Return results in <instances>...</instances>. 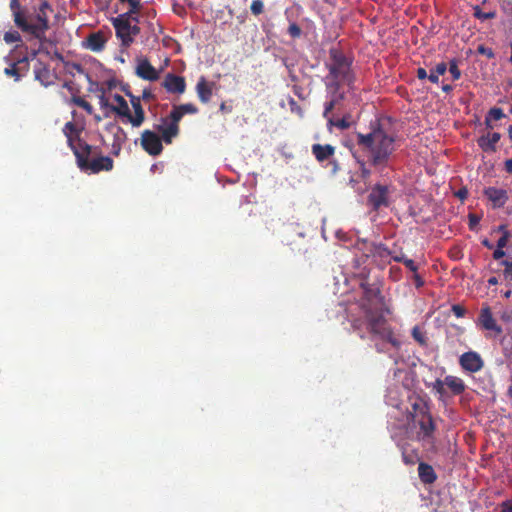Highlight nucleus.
<instances>
[{
	"instance_id": "37998d69",
	"label": "nucleus",
	"mask_w": 512,
	"mask_h": 512,
	"mask_svg": "<svg viewBox=\"0 0 512 512\" xmlns=\"http://www.w3.org/2000/svg\"><path fill=\"white\" fill-rule=\"evenodd\" d=\"M250 10L253 15L258 16L264 11V4L262 0H253L250 5Z\"/></svg>"
},
{
	"instance_id": "a18cd8bd",
	"label": "nucleus",
	"mask_w": 512,
	"mask_h": 512,
	"mask_svg": "<svg viewBox=\"0 0 512 512\" xmlns=\"http://www.w3.org/2000/svg\"><path fill=\"white\" fill-rule=\"evenodd\" d=\"M179 110L182 111V114L183 116L185 114H197L198 113V108L192 104V103H186V104H181V105H177Z\"/></svg>"
},
{
	"instance_id": "473e14b6",
	"label": "nucleus",
	"mask_w": 512,
	"mask_h": 512,
	"mask_svg": "<svg viewBox=\"0 0 512 512\" xmlns=\"http://www.w3.org/2000/svg\"><path fill=\"white\" fill-rule=\"evenodd\" d=\"M447 71V64L440 62L436 65L435 69H432L429 74V81L437 84L439 82V75H444Z\"/></svg>"
},
{
	"instance_id": "8fccbe9b",
	"label": "nucleus",
	"mask_w": 512,
	"mask_h": 512,
	"mask_svg": "<svg viewBox=\"0 0 512 512\" xmlns=\"http://www.w3.org/2000/svg\"><path fill=\"white\" fill-rule=\"evenodd\" d=\"M468 220H469V222H468L469 229L473 231V230H476L481 218H480V216H478L476 214L470 213L468 215Z\"/></svg>"
},
{
	"instance_id": "4c0bfd02",
	"label": "nucleus",
	"mask_w": 512,
	"mask_h": 512,
	"mask_svg": "<svg viewBox=\"0 0 512 512\" xmlns=\"http://www.w3.org/2000/svg\"><path fill=\"white\" fill-rule=\"evenodd\" d=\"M473 15L475 18H477L481 21H485L488 19L495 18L496 12L495 11L483 12L479 6H475Z\"/></svg>"
},
{
	"instance_id": "a878e982",
	"label": "nucleus",
	"mask_w": 512,
	"mask_h": 512,
	"mask_svg": "<svg viewBox=\"0 0 512 512\" xmlns=\"http://www.w3.org/2000/svg\"><path fill=\"white\" fill-rule=\"evenodd\" d=\"M311 151L318 162H324L335 154V147L316 143L312 145Z\"/></svg>"
},
{
	"instance_id": "c85d7f7f",
	"label": "nucleus",
	"mask_w": 512,
	"mask_h": 512,
	"mask_svg": "<svg viewBox=\"0 0 512 512\" xmlns=\"http://www.w3.org/2000/svg\"><path fill=\"white\" fill-rule=\"evenodd\" d=\"M418 475L424 484H432L436 481L437 475L433 467L427 463L421 462L418 466Z\"/></svg>"
},
{
	"instance_id": "7c9ffc66",
	"label": "nucleus",
	"mask_w": 512,
	"mask_h": 512,
	"mask_svg": "<svg viewBox=\"0 0 512 512\" xmlns=\"http://www.w3.org/2000/svg\"><path fill=\"white\" fill-rule=\"evenodd\" d=\"M126 140H127V134H126L125 130L120 126H116V131L114 132V142H113V148L115 150L116 155L119 153L122 144L125 143Z\"/></svg>"
},
{
	"instance_id": "72a5a7b5",
	"label": "nucleus",
	"mask_w": 512,
	"mask_h": 512,
	"mask_svg": "<svg viewBox=\"0 0 512 512\" xmlns=\"http://www.w3.org/2000/svg\"><path fill=\"white\" fill-rule=\"evenodd\" d=\"M182 118H183L182 111L179 110L177 105H174L169 116H167L165 118H161V122H164V123L170 122L172 124L179 125V122L181 121Z\"/></svg>"
},
{
	"instance_id": "6e6552de",
	"label": "nucleus",
	"mask_w": 512,
	"mask_h": 512,
	"mask_svg": "<svg viewBox=\"0 0 512 512\" xmlns=\"http://www.w3.org/2000/svg\"><path fill=\"white\" fill-rule=\"evenodd\" d=\"M329 100L324 104L323 117L328 118L334 109H340L342 101L345 99V92L342 87L336 83L325 85Z\"/></svg>"
},
{
	"instance_id": "cd10ccee",
	"label": "nucleus",
	"mask_w": 512,
	"mask_h": 512,
	"mask_svg": "<svg viewBox=\"0 0 512 512\" xmlns=\"http://www.w3.org/2000/svg\"><path fill=\"white\" fill-rule=\"evenodd\" d=\"M368 329L373 334L383 335L388 329L386 327V322L382 316H376L373 314H369L367 316Z\"/></svg>"
},
{
	"instance_id": "ea45409f",
	"label": "nucleus",
	"mask_w": 512,
	"mask_h": 512,
	"mask_svg": "<svg viewBox=\"0 0 512 512\" xmlns=\"http://www.w3.org/2000/svg\"><path fill=\"white\" fill-rule=\"evenodd\" d=\"M10 9L13 15V21L15 22V15L19 14L21 17L24 16V13L28 10L27 7H22L19 0H11L10 1Z\"/></svg>"
},
{
	"instance_id": "4be33fe9",
	"label": "nucleus",
	"mask_w": 512,
	"mask_h": 512,
	"mask_svg": "<svg viewBox=\"0 0 512 512\" xmlns=\"http://www.w3.org/2000/svg\"><path fill=\"white\" fill-rule=\"evenodd\" d=\"M34 75H35V79L37 81H39L41 83V85H43L44 87H49L54 83L53 76L51 74V71H50L48 65H46L43 62L39 61L35 65Z\"/></svg>"
},
{
	"instance_id": "bb28decb",
	"label": "nucleus",
	"mask_w": 512,
	"mask_h": 512,
	"mask_svg": "<svg viewBox=\"0 0 512 512\" xmlns=\"http://www.w3.org/2000/svg\"><path fill=\"white\" fill-rule=\"evenodd\" d=\"M413 340L419 345L420 348L426 349L429 345V337L425 324H417L411 330Z\"/></svg>"
},
{
	"instance_id": "f257e3e1",
	"label": "nucleus",
	"mask_w": 512,
	"mask_h": 512,
	"mask_svg": "<svg viewBox=\"0 0 512 512\" xmlns=\"http://www.w3.org/2000/svg\"><path fill=\"white\" fill-rule=\"evenodd\" d=\"M357 144L368 153L369 162L375 168L388 167L395 148L394 135L387 132L379 121L371 124L367 134L357 133Z\"/></svg>"
},
{
	"instance_id": "0eeeda50",
	"label": "nucleus",
	"mask_w": 512,
	"mask_h": 512,
	"mask_svg": "<svg viewBox=\"0 0 512 512\" xmlns=\"http://www.w3.org/2000/svg\"><path fill=\"white\" fill-rule=\"evenodd\" d=\"M390 193V186L376 184L371 188L367 202L373 208V210L378 211L380 208L388 207L390 205Z\"/></svg>"
},
{
	"instance_id": "f3484780",
	"label": "nucleus",
	"mask_w": 512,
	"mask_h": 512,
	"mask_svg": "<svg viewBox=\"0 0 512 512\" xmlns=\"http://www.w3.org/2000/svg\"><path fill=\"white\" fill-rule=\"evenodd\" d=\"M214 87L215 83L207 81L204 76H201L198 79L195 90L201 103L207 104L208 102H210L213 95Z\"/></svg>"
},
{
	"instance_id": "b1692460",
	"label": "nucleus",
	"mask_w": 512,
	"mask_h": 512,
	"mask_svg": "<svg viewBox=\"0 0 512 512\" xmlns=\"http://www.w3.org/2000/svg\"><path fill=\"white\" fill-rule=\"evenodd\" d=\"M501 135L498 132L488 133L478 138L477 144L484 151L492 153L496 151V144L500 140Z\"/></svg>"
},
{
	"instance_id": "de8ad7c7",
	"label": "nucleus",
	"mask_w": 512,
	"mask_h": 512,
	"mask_svg": "<svg viewBox=\"0 0 512 512\" xmlns=\"http://www.w3.org/2000/svg\"><path fill=\"white\" fill-rule=\"evenodd\" d=\"M501 265L505 266L504 269V278L506 280L511 281L512 280V261L503 260L501 261Z\"/></svg>"
},
{
	"instance_id": "f03ea898",
	"label": "nucleus",
	"mask_w": 512,
	"mask_h": 512,
	"mask_svg": "<svg viewBox=\"0 0 512 512\" xmlns=\"http://www.w3.org/2000/svg\"><path fill=\"white\" fill-rule=\"evenodd\" d=\"M52 12L51 5L47 1H42L38 7L28 9L23 17L15 15V26L42 44L47 42L46 32L50 29L49 13Z\"/></svg>"
},
{
	"instance_id": "f704fd0d",
	"label": "nucleus",
	"mask_w": 512,
	"mask_h": 512,
	"mask_svg": "<svg viewBox=\"0 0 512 512\" xmlns=\"http://www.w3.org/2000/svg\"><path fill=\"white\" fill-rule=\"evenodd\" d=\"M361 288L363 290L365 298L368 300L376 298L377 295L379 294V289L367 282H362Z\"/></svg>"
},
{
	"instance_id": "bf43d9fd",
	"label": "nucleus",
	"mask_w": 512,
	"mask_h": 512,
	"mask_svg": "<svg viewBox=\"0 0 512 512\" xmlns=\"http://www.w3.org/2000/svg\"><path fill=\"white\" fill-rule=\"evenodd\" d=\"M505 256V251L503 250V248H498L493 252V258L495 260H500L501 258H503Z\"/></svg>"
},
{
	"instance_id": "5fc2aeb1",
	"label": "nucleus",
	"mask_w": 512,
	"mask_h": 512,
	"mask_svg": "<svg viewBox=\"0 0 512 512\" xmlns=\"http://www.w3.org/2000/svg\"><path fill=\"white\" fill-rule=\"evenodd\" d=\"M133 15H135V13L131 12V10H129V11L123 13V14L118 15L115 18H112V20H121V21H124V22H130L131 23V19H132Z\"/></svg>"
},
{
	"instance_id": "a211bd4d",
	"label": "nucleus",
	"mask_w": 512,
	"mask_h": 512,
	"mask_svg": "<svg viewBox=\"0 0 512 512\" xmlns=\"http://www.w3.org/2000/svg\"><path fill=\"white\" fill-rule=\"evenodd\" d=\"M155 130L161 134V141H164L166 144H171L173 139L180 133L179 125L170 122H161V124L155 125Z\"/></svg>"
},
{
	"instance_id": "423d86ee",
	"label": "nucleus",
	"mask_w": 512,
	"mask_h": 512,
	"mask_svg": "<svg viewBox=\"0 0 512 512\" xmlns=\"http://www.w3.org/2000/svg\"><path fill=\"white\" fill-rule=\"evenodd\" d=\"M432 391L438 395V399L446 401L452 396H457L465 391L464 381L456 376L448 375L444 379L437 378L431 385Z\"/></svg>"
},
{
	"instance_id": "c756f323",
	"label": "nucleus",
	"mask_w": 512,
	"mask_h": 512,
	"mask_svg": "<svg viewBox=\"0 0 512 512\" xmlns=\"http://www.w3.org/2000/svg\"><path fill=\"white\" fill-rule=\"evenodd\" d=\"M327 120V125L329 127H336L340 130H347L351 127L352 121H351V115L346 114L340 119H335L333 116H328V118H325Z\"/></svg>"
},
{
	"instance_id": "aec40b11",
	"label": "nucleus",
	"mask_w": 512,
	"mask_h": 512,
	"mask_svg": "<svg viewBox=\"0 0 512 512\" xmlns=\"http://www.w3.org/2000/svg\"><path fill=\"white\" fill-rule=\"evenodd\" d=\"M484 195L492 202L495 208L503 207L508 200L507 191L496 187L485 188Z\"/></svg>"
},
{
	"instance_id": "e2e57ef3",
	"label": "nucleus",
	"mask_w": 512,
	"mask_h": 512,
	"mask_svg": "<svg viewBox=\"0 0 512 512\" xmlns=\"http://www.w3.org/2000/svg\"><path fill=\"white\" fill-rule=\"evenodd\" d=\"M459 199L464 200L468 196V191L466 188L459 189L455 194Z\"/></svg>"
},
{
	"instance_id": "09e8293b",
	"label": "nucleus",
	"mask_w": 512,
	"mask_h": 512,
	"mask_svg": "<svg viewBox=\"0 0 512 512\" xmlns=\"http://www.w3.org/2000/svg\"><path fill=\"white\" fill-rule=\"evenodd\" d=\"M288 34L292 38H299L302 34V30L296 23H291L288 27Z\"/></svg>"
},
{
	"instance_id": "c9c22d12",
	"label": "nucleus",
	"mask_w": 512,
	"mask_h": 512,
	"mask_svg": "<svg viewBox=\"0 0 512 512\" xmlns=\"http://www.w3.org/2000/svg\"><path fill=\"white\" fill-rule=\"evenodd\" d=\"M71 102L73 104H75L76 106L84 109L88 114H92V112H93L92 105L88 101L83 99L82 97L73 95L71 98Z\"/></svg>"
},
{
	"instance_id": "0e129e2a",
	"label": "nucleus",
	"mask_w": 512,
	"mask_h": 512,
	"mask_svg": "<svg viewBox=\"0 0 512 512\" xmlns=\"http://www.w3.org/2000/svg\"><path fill=\"white\" fill-rule=\"evenodd\" d=\"M140 33V27L138 25H132L130 23V34L131 37L134 39V36H137Z\"/></svg>"
},
{
	"instance_id": "9b49d317",
	"label": "nucleus",
	"mask_w": 512,
	"mask_h": 512,
	"mask_svg": "<svg viewBox=\"0 0 512 512\" xmlns=\"http://www.w3.org/2000/svg\"><path fill=\"white\" fill-rule=\"evenodd\" d=\"M116 105H109L108 100L105 96L100 97V105L102 108L109 107L114 113L118 116L125 118L127 120L130 117V109L127 101L120 94H115L113 96Z\"/></svg>"
},
{
	"instance_id": "2eb2a0df",
	"label": "nucleus",
	"mask_w": 512,
	"mask_h": 512,
	"mask_svg": "<svg viewBox=\"0 0 512 512\" xmlns=\"http://www.w3.org/2000/svg\"><path fill=\"white\" fill-rule=\"evenodd\" d=\"M112 25L115 28L116 36L120 39L123 47H129L134 39L130 34V22H124L121 20H111Z\"/></svg>"
},
{
	"instance_id": "412c9836",
	"label": "nucleus",
	"mask_w": 512,
	"mask_h": 512,
	"mask_svg": "<svg viewBox=\"0 0 512 512\" xmlns=\"http://www.w3.org/2000/svg\"><path fill=\"white\" fill-rule=\"evenodd\" d=\"M369 255L378 258L385 262H390V260H393V250H391L389 247H387L384 243H376L372 242L368 248Z\"/></svg>"
},
{
	"instance_id": "052dcab7",
	"label": "nucleus",
	"mask_w": 512,
	"mask_h": 512,
	"mask_svg": "<svg viewBox=\"0 0 512 512\" xmlns=\"http://www.w3.org/2000/svg\"><path fill=\"white\" fill-rule=\"evenodd\" d=\"M502 512H512V500L504 501L501 505Z\"/></svg>"
},
{
	"instance_id": "13d9d810",
	"label": "nucleus",
	"mask_w": 512,
	"mask_h": 512,
	"mask_svg": "<svg viewBox=\"0 0 512 512\" xmlns=\"http://www.w3.org/2000/svg\"><path fill=\"white\" fill-rule=\"evenodd\" d=\"M416 75H417V78L420 80H424L429 77V75L427 74V71L422 67H419L417 69Z\"/></svg>"
},
{
	"instance_id": "864d4df0",
	"label": "nucleus",
	"mask_w": 512,
	"mask_h": 512,
	"mask_svg": "<svg viewBox=\"0 0 512 512\" xmlns=\"http://www.w3.org/2000/svg\"><path fill=\"white\" fill-rule=\"evenodd\" d=\"M509 237H510L509 231H505V233H503L502 236L498 239L497 247L498 248H505L507 246Z\"/></svg>"
},
{
	"instance_id": "6e6d98bb",
	"label": "nucleus",
	"mask_w": 512,
	"mask_h": 512,
	"mask_svg": "<svg viewBox=\"0 0 512 512\" xmlns=\"http://www.w3.org/2000/svg\"><path fill=\"white\" fill-rule=\"evenodd\" d=\"M452 312L454 313V315L457 317V318H461L465 315L466 313V310L463 306L459 305V304H454L452 306Z\"/></svg>"
},
{
	"instance_id": "7ed1b4c3",
	"label": "nucleus",
	"mask_w": 512,
	"mask_h": 512,
	"mask_svg": "<svg viewBox=\"0 0 512 512\" xmlns=\"http://www.w3.org/2000/svg\"><path fill=\"white\" fill-rule=\"evenodd\" d=\"M329 73L325 77V85L336 83L339 86H347L354 90L355 74L352 70V59L347 57L342 50L331 48L329 60L325 63Z\"/></svg>"
},
{
	"instance_id": "1a4fd4ad",
	"label": "nucleus",
	"mask_w": 512,
	"mask_h": 512,
	"mask_svg": "<svg viewBox=\"0 0 512 512\" xmlns=\"http://www.w3.org/2000/svg\"><path fill=\"white\" fill-rule=\"evenodd\" d=\"M141 146L151 156H158L163 151L160 136L151 130H144L141 134Z\"/></svg>"
},
{
	"instance_id": "9d476101",
	"label": "nucleus",
	"mask_w": 512,
	"mask_h": 512,
	"mask_svg": "<svg viewBox=\"0 0 512 512\" xmlns=\"http://www.w3.org/2000/svg\"><path fill=\"white\" fill-rule=\"evenodd\" d=\"M126 95L130 98V102L134 110V115L130 113V117L127 118V122L133 127H140L145 121V112L141 105V98L134 96L129 91H126Z\"/></svg>"
},
{
	"instance_id": "f8f14e48",
	"label": "nucleus",
	"mask_w": 512,
	"mask_h": 512,
	"mask_svg": "<svg viewBox=\"0 0 512 512\" xmlns=\"http://www.w3.org/2000/svg\"><path fill=\"white\" fill-rule=\"evenodd\" d=\"M162 86L169 93L183 94L186 90L185 78L173 73H168L162 82Z\"/></svg>"
},
{
	"instance_id": "69168bd1",
	"label": "nucleus",
	"mask_w": 512,
	"mask_h": 512,
	"mask_svg": "<svg viewBox=\"0 0 512 512\" xmlns=\"http://www.w3.org/2000/svg\"><path fill=\"white\" fill-rule=\"evenodd\" d=\"M505 170L507 173L512 174V158L505 161Z\"/></svg>"
},
{
	"instance_id": "dca6fc26",
	"label": "nucleus",
	"mask_w": 512,
	"mask_h": 512,
	"mask_svg": "<svg viewBox=\"0 0 512 512\" xmlns=\"http://www.w3.org/2000/svg\"><path fill=\"white\" fill-rule=\"evenodd\" d=\"M107 42L105 33L97 31L89 34L83 43L84 47L92 52H101L104 50Z\"/></svg>"
},
{
	"instance_id": "49530a36",
	"label": "nucleus",
	"mask_w": 512,
	"mask_h": 512,
	"mask_svg": "<svg viewBox=\"0 0 512 512\" xmlns=\"http://www.w3.org/2000/svg\"><path fill=\"white\" fill-rule=\"evenodd\" d=\"M491 120H500L504 117L503 110L501 108H491L487 115Z\"/></svg>"
},
{
	"instance_id": "4d7b16f0",
	"label": "nucleus",
	"mask_w": 512,
	"mask_h": 512,
	"mask_svg": "<svg viewBox=\"0 0 512 512\" xmlns=\"http://www.w3.org/2000/svg\"><path fill=\"white\" fill-rule=\"evenodd\" d=\"M413 280L416 288H421L425 284L423 278L417 272L413 274Z\"/></svg>"
},
{
	"instance_id": "79ce46f5",
	"label": "nucleus",
	"mask_w": 512,
	"mask_h": 512,
	"mask_svg": "<svg viewBox=\"0 0 512 512\" xmlns=\"http://www.w3.org/2000/svg\"><path fill=\"white\" fill-rule=\"evenodd\" d=\"M448 69L450 74L452 75L453 80H459L461 78V71L458 67V60H450Z\"/></svg>"
},
{
	"instance_id": "6ab92c4d",
	"label": "nucleus",
	"mask_w": 512,
	"mask_h": 512,
	"mask_svg": "<svg viewBox=\"0 0 512 512\" xmlns=\"http://www.w3.org/2000/svg\"><path fill=\"white\" fill-rule=\"evenodd\" d=\"M63 134L66 136L67 144L74 154L75 150L81 149L80 143L84 142L78 137L77 127L72 121H69L64 125Z\"/></svg>"
},
{
	"instance_id": "c03bdc74",
	"label": "nucleus",
	"mask_w": 512,
	"mask_h": 512,
	"mask_svg": "<svg viewBox=\"0 0 512 512\" xmlns=\"http://www.w3.org/2000/svg\"><path fill=\"white\" fill-rule=\"evenodd\" d=\"M382 336L385 337L389 343H391L393 348L399 349L401 347L399 339L390 330H387Z\"/></svg>"
},
{
	"instance_id": "338daca9",
	"label": "nucleus",
	"mask_w": 512,
	"mask_h": 512,
	"mask_svg": "<svg viewBox=\"0 0 512 512\" xmlns=\"http://www.w3.org/2000/svg\"><path fill=\"white\" fill-rule=\"evenodd\" d=\"M219 109H220L221 112H225V113H230L232 111V108L231 107H227L224 102H222L220 104Z\"/></svg>"
},
{
	"instance_id": "58836bf2",
	"label": "nucleus",
	"mask_w": 512,
	"mask_h": 512,
	"mask_svg": "<svg viewBox=\"0 0 512 512\" xmlns=\"http://www.w3.org/2000/svg\"><path fill=\"white\" fill-rule=\"evenodd\" d=\"M353 157L356 159V161L359 165V171L361 174V178L364 180L368 179L371 175V170L369 168H367L365 161L363 159H361L360 157H358L356 153H353Z\"/></svg>"
},
{
	"instance_id": "5701e85b",
	"label": "nucleus",
	"mask_w": 512,
	"mask_h": 512,
	"mask_svg": "<svg viewBox=\"0 0 512 512\" xmlns=\"http://www.w3.org/2000/svg\"><path fill=\"white\" fill-rule=\"evenodd\" d=\"M28 71L29 62L27 57H23L16 62H13L9 67L4 69V74L8 77H13L15 81H20L23 74L21 70Z\"/></svg>"
},
{
	"instance_id": "393cba45",
	"label": "nucleus",
	"mask_w": 512,
	"mask_h": 512,
	"mask_svg": "<svg viewBox=\"0 0 512 512\" xmlns=\"http://www.w3.org/2000/svg\"><path fill=\"white\" fill-rule=\"evenodd\" d=\"M478 322L485 330L495 331L497 333L501 332V328L497 326L489 307L481 309Z\"/></svg>"
},
{
	"instance_id": "ddd939ff",
	"label": "nucleus",
	"mask_w": 512,
	"mask_h": 512,
	"mask_svg": "<svg viewBox=\"0 0 512 512\" xmlns=\"http://www.w3.org/2000/svg\"><path fill=\"white\" fill-rule=\"evenodd\" d=\"M135 73L143 80L156 81L159 79V72L147 58L138 59Z\"/></svg>"
},
{
	"instance_id": "e433bc0d",
	"label": "nucleus",
	"mask_w": 512,
	"mask_h": 512,
	"mask_svg": "<svg viewBox=\"0 0 512 512\" xmlns=\"http://www.w3.org/2000/svg\"><path fill=\"white\" fill-rule=\"evenodd\" d=\"M3 40L7 44L21 43L22 42V37H21V35H20V33L18 31L10 30V31H7V32L4 33Z\"/></svg>"
},
{
	"instance_id": "39448f33",
	"label": "nucleus",
	"mask_w": 512,
	"mask_h": 512,
	"mask_svg": "<svg viewBox=\"0 0 512 512\" xmlns=\"http://www.w3.org/2000/svg\"><path fill=\"white\" fill-rule=\"evenodd\" d=\"M410 414L413 422L419 426L418 438L421 440H431L435 431V424L427 403L423 399H416L412 403Z\"/></svg>"
},
{
	"instance_id": "680f3d73",
	"label": "nucleus",
	"mask_w": 512,
	"mask_h": 512,
	"mask_svg": "<svg viewBox=\"0 0 512 512\" xmlns=\"http://www.w3.org/2000/svg\"><path fill=\"white\" fill-rule=\"evenodd\" d=\"M140 98L143 99V100H147L148 101V100L153 99L154 95H153L151 90L144 89L143 92H142V96Z\"/></svg>"
},
{
	"instance_id": "20e7f679",
	"label": "nucleus",
	"mask_w": 512,
	"mask_h": 512,
	"mask_svg": "<svg viewBox=\"0 0 512 512\" xmlns=\"http://www.w3.org/2000/svg\"><path fill=\"white\" fill-rule=\"evenodd\" d=\"M81 149L75 150V157L78 167L86 173L97 174L101 171H111L114 162L109 156H99L89 159L92 154V146L87 143H80Z\"/></svg>"
},
{
	"instance_id": "2f4dec72",
	"label": "nucleus",
	"mask_w": 512,
	"mask_h": 512,
	"mask_svg": "<svg viewBox=\"0 0 512 512\" xmlns=\"http://www.w3.org/2000/svg\"><path fill=\"white\" fill-rule=\"evenodd\" d=\"M393 260L395 262L403 263L405 267L413 273H416L418 270V266L415 264V262L412 259L407 258L402 249H400V255H393Z\"/></svg>"
},
{
	"instance_id": "a19ab883",
	"label": "nucleus",
	"mask_w": 512,
	"mask_h": 512,
	"mask_svg": "<svg viewBox=\"0 0 512 512\" xmlns=\"http://www.w3.org/2000/svg\"><path fill=\"white\" fill-rule=\"evenodd\" d=\"M64 67H65L66 72L68 74H70L71 76H75L76 73L84 74V68L79 63L66 62Z\"/></svg>"
},
{
	"instance_id": "3c124183",
	"label": "nucleus",
	"mask_w": 512,
	"mask_h": 512,
	"mask_svg": "<svg viewBox=\"0 0 512 512\" xmlns=\"http://www.w3.org/2000/svg\"><path fill=\"white\" fill-rule=\"evenodd\" d=\"M478 53L486 56L489 59L494 58L495 54L491 48L485 47L484 45H480L477 49Z\"/></svg>"
},
{
	"instance_id": "603ef678",
	"label": "nucleus",
	"mask_w": 512,
	"mask_h": 512,
	"mask_svg": "<svg viewBox=\"0 0 512 512\" xmlns=\"http://www.w3.org/2000/svg\"><path fill=\"white\" fill-rule=\"evenodd\" d=\"M125 3L129 4V10H131V12H134L135 14H137L141 9L140 0H125Z\"/></svg>"
},
{
	"instance_id": "4468645a",
	"label": "nucleus",
	"mask_w": 512,
	"mask_h": 512,
	"mask_svg": "<svg viewBox=\"0 0 512 512\" xmlns=\"http://www.w3.org/2000/svg\"><path fill=\"white\" fill-rule=\"evenodd\" d=\"M459 363L463 370L470 373L480 371L484 365L479 354H461Z\"/></svg>"
},
{
	"instance_id": "774afa93",
	"label": "nucleus",
	"mask_w": 512,
	"mask_h": 512,
	"mask_svg": "<svg viewBox=\"0 0 512 512\" xmlns=\"http://www.w3.org/2000/svg\"><path fill=\"white\" fill-rule=\"evenodd\" d=\"M63 87H64V88H66V89H68L71 93H73V92H74L73 83H72L71 81H69V82H65V83L63 84Z\"/></svg>"
}]
</instances>
